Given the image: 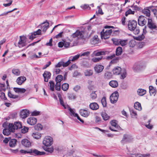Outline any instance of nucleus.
Segmentation results:
<instances>
[{"mask_svg": "<svg viewBox=\"0 0 157 157\" xmlns=\"http://www.w3.org/2000/svg\"><path fill=\"white\" fill-rule=\"evenodd\" d=\"M69 87V84L67 83H63L62 86V89L63 91L67 90Z\"/></svg>", "mask_w": 157, "mask_h": 157, "instance_id": "37998d69", "label": "nucleus"}, {"mask_svg": "<svg viewBox=\"0 0 157 157\" xmlns=\"http://www.w3.org/2000/svg\"><path fill=\"white\" fill-rule=\"evenodd\" d=\"M95 56H99L101 55H104L105 54V52L104 51L97 52L94 51L93 53Z\"/></svg>", "mask_w": 157, "mask_h": 157, "instance_id": "a19ab883", "label": "nucleus"}, {"mask_svg": "<svg viewBox=\"0 0 157 157\" xmlns=\"http://www.w3.org/2000/svg\"><path fill=\"white\" fill-rule=\"evenodd\" d=\"M128 40L120 39L119 45H121L122 46H125L128 44Z\"/></svg>", "mask_w": 157, "mask_h": 157, "instance_id": "c9c22d12", "label": "nucleus"}, {"mask_svg": "<svg viewBox=\"0 0 157 157\" xmlns=\"http://www.w3.org/2000/svg\"><path fill=\"white\" fill-rule=\"evenodd\" d=\"M149 88V93L151 95H155L156 93L155 88L151 86H150Z\"/></svg>", "mask_w": 157, "mask_h": 157, "instance_id": "bb28decb", "label": "nucleus"}, {"mask_svg": "<svg viewBox=\"0 0 157 157\" xmlns=\"http://www.w3.org/2000/svg\"><path fill=\"white\" fill-rule=\"evenodd\" d=\"M90 54V52H84L82 53H81L79 54L80 56H88Z\"/></svg>", "mask_w": 157, "mask_h": 157, "instance_id": "bf43d9fd", "label": "nucleus"}, {"mask_svg": "<svg viewBox=\"0 0 157 157\" xmlns=\"http://www.w3.org/2000/svg\"><path fill=\"white\" fill-rule=\"evenodd\" d=\"M8 97L11 98L13 99H15L18 98V96L17 95H15L12 94L10 91L8 92Z\"/></svg>", "mask_w": 157, "mask_h": 157, "instance_id": "a18cd8bd", "label": "nucleus"}, {"mask_svg": "<svg viewBox=\"0 0 157 157\" xmlns=\"http://www.w3.org/2000/svg\"><path fill=\"white\" fill-rule=\"evenodd\" d=\"M118 93L116 91L113 93L110 97V101L112 103H116L118 100Z\"/></svg>", "mask_w": 157, "mask_h": 157, "instance_id": "6e6552de", "label": "nucleus"}, {"mask_svg": "<svg viewBox=\"0 0 157 157\" xmlns=\"http://www.w3.org/2000/svg\"><path fill=\"white\" fill-rule=\"evenodd\" d=\"M134 11H132L131 10L129 9L125 12V15L126 16H127L129 14H134Z\"/></svg>", "mask_w": 157, "mask_h": 157, "instance_id": "6e6d98bb", "label": "nucleus"}, {"mask_svg": "<svg viewBox=\"0 0 157 157\" xmlns=\"http://www.w3.org/2000/svg\"><path fill=\"white\" fill-rule=\"evenodd\" d=\"M60 83L56 82L55 85V89L56 90H59L60 89Z\"/></svg>", "mask_w": 157, "mask_h": 157, "instance_id": "680f3d73", "label": "nucleus"}, {"mask_svg": "<svg viewBox=\"0 0 157 157\" xmlns=\"http://www.w3.org/2000/svg\"><path fill=\"white\" fill-rule=\"evenodd\" d=\"M91 44L95 45L98 43V36L95 35L92 39L91 41Z\"/></svg>", "mask_w": 157, "mask_h": 157, "instance_id": "5701e85b", "label": "nucleus"}, {"mask_svg": "<svg viewBox=\"0 0 157 157\" xmlns=\"http://www.w3.org/2000/svg\"><path fill=\"white\" fill-rule=\"evenodd\" d=\"M37 122V119L33 117H31L28 119L27 122L29 124L33 125L36 124Z\"/></svg>", "mask_w": 157, "mask_h": 157, "instance_id": "dca6fc26", "label": "nucleus"}, {"mask_svg": "<svg viewBox=\"0 0 157 157\" xmlns=\"http://www.w3.org/2000/svg\"><path fill=\"white\" fill-rule=\"evenodd\" d=\"M49 27V23L47 22L46 24L44 25V24L42 25L41 26V29L42 30L43 32H45L47 29Z\"/></svg>", "mask_w": 157, "mask_h": 157, "instance_id": "f704fd0d", "label": "nucleus"}, {"mask_svg": "<svg viewBox=\"0 0 157 157\" xmlns=\"http://www.w3.org/2000/svg\"><path fill=\"white\" fill-rule=\"evenodd\" d=\"M84 73L86 76H90L93 75V71L91 70H86L84 71Z\"/></svg>", "mask_w": 157, "mask_h": 157, "instance_id": "2f4dec72", "label": "nucleus"}, {"mask_svg": "<svg viewBox=\"0 0 157 157\" xmlns=\"http://www.w3.org/2000/svg\"><path fill=\"white\" fill-rule=\"evenodd\" d=\"M134 107L135 109L139 110H140L142 109L140 104L138 102L135 103Z\"/></svg>", "mask_w": 157, "mask_h": 157, "instance_id": "72a5a7b5", "label": "nucleus"}, {"mask_svg": "<svg viewBox=\"0 0 157 157\" xmlns=\"http://www.w3.org/2000/svg\"><path fill=\"white\" fill-rule=\"evenodd\" d=\"M147 26L149 28L152 30L154 29L157 30V27L151 19H148Z\"/></svg>", "mask_w": 157, "mask_h": 157, "instance_id": "9d476101", "label": "nucleus"}, {"mask_svg": "<svg viewBox=\"0 0 157 157\" xmlns=\"http://www.w3.org/2000/svg\"><path fill=\"white\" fill-rule=\"evenodd\" d=\"M102 57H98V58L94 57V58H93L92 59V60L93 62L96 63V62H98L100 61V60H101L102 59Z\"/></svg>", "mask_w": 157, "mask_h": 157, "instance_id": "864d4df0", "label": "nucleus"}, {"mask_svg": "<svg viewBox=\"0 0 157 157\" xmlns=\"http://www.w3.org/2000/svg\"><path fill=\"white\" fill-rule=\"evenodd\" d=\"M6 88H5V85L4 84H3L2 83L0 84V91H5Z\"/></svg>", "mask_w": 157, "mask_h": 157, "instance_id": "69168bd1", "label": "nucleus"}, {"mask_svg": "<svg viewBox=\"0 0 157 157\" xmlns=\"http://www.w3.org/2000/svg\"><path fill=\"white\" fill-rule=\"evenodd\" d=\"M53 139L50 136H47L45 137L43 141V144L46 146H50L53 143Z\"/></svg>", "mask_w": 157, "mask_h": 157, "instance_id": "423d86ee", "label": "nucleus"}, {"mask_svg": "<svg viewBox=\"0 0 157 157\" xmlns=\"http://www.w3.org/2000/svg\"><path fill=\"white\" fill-rule=\"evenodd\" d=\"M28 128L24 126V128L21 129V132L23 133H25L28 132Z\"/></svg>", "mask_w": 157, "mask_h": 157, "instance_id": "774afa93", "label": "nucleus"}, {"mask_svg": "<svg viewBox=\"0 0 157 157\" xmlns=\"http://www.w3.org/2000/svg\"><path fill=\"white\" fill-rule=\"evenodd\" d=\"M90 108L93 110H96L99 108V106L96 102L91 103L89 105Z\"/></svg>", "mask_w": 157, "mask_h": 157, "instance_id": "412c9836", "label": "nucleus"}, {"mask_svg": "<svg viewBox=\"0 0 157 157\" xmlns=\"http://www.w3.org/2000/svg\"><path fill=\"white\" fill-rule=\"evenodd\" d=\"M148 19L147 17L143 16H140L138 21V25L141 26H144L146 24L147 20Z\"/></svg>", "mask_w": 157, "mask_h": 157, "instance_id": "1a4fd4ad", "label": "nucleus"}, {"mask_svg": "<svg viewBox=\"0 0 157 157\" xmlns=\"http://www.w3.org/2000/svg\"><path fill=\"white\" fill-rule=\"evenodd\" d=\"M51 75V73L48 71H45L43 74V76L44 78V81L48 82V79L50 78Z\"/></svg>", "mask_w": 157, "mask_h": 157, "instance_id": "f3484780", "label": "nucleus"}, {"mask_svg": "<svg viewBox=\"0 0 157 157\" xmlns=\"http://www.w3.org/2000/svg\"><path fill=\"white\" fill-rule=\"evenodd\" d=\"M142 12L147 17H149L150 15V11L148 9H144Z\"/></svg>", "mask_w": 157, "mask_h": 157, "instance_id": "4c0bfd02", "label": "nucleus"}, {"mask_svg": "<svg viewBox=\"0 0 157 157\" xmlns=\"http://www.w3.org/2000/svg\"><path fill=\"white\" fill-rule=\"evenodd\" d=\"M122 52V49L120 47H118L116 49V55L117 56L121 55Z\"/></svg>", "mask_w": 157, "mask_h": 157, "instance_id": "58836bf2", "label": "nucleus"}, {"mask_svg": "<svg viewBox=\"0 0 157 157\" xmlns=\"http://www.w3.org/2000/svg\"><path fill=\"white\" fill-rule=\"evenodd\" d=\"M112 32L111 29L109 30L104 29L101 32V39H106L109 38Z\"/></svg>", "mask_w": 157, "mask_h": 157, "instance_id": "39448f33", "label": "nucleus"}, {"mask_svg": "<svg viewBox=\"0 0 157 157\" xmlns=\"http://www.w3.org/2000/svg\"><path fill=\"white\" fill-rule=\"evenodd\" d=\"M101 116L103 119L105 121L108 120L109 118V117L105 112H102L101 113Z\"/></svg>", "mask_w": 157, "mask_h": 157, "instance_id": "7c9ffc66", "label": "nucleus"}, {"mask_svg": "<svg viewBox=\"0 0 157 157\" xmlns=\"http://www.w3.org/2000/svg\"><path fill=\"white\" fill-rule=\"evenodd\" d=\"M86 32L85 31H77L72 35V36L73 38L77 37L78 39H82L86 37Z\"/></svg>", "mask_w": 157, "mask_h": 157, "instance_id": "7ed1b4c3", "label": "nucleus"}, {"mask_svg": "<svg viewBox=\"0 0 157 157\" xmlns=\"http://www.w3.org/2000/svg\"><path fill=\"white\" fill-rule=\"evenodd\" d=\"M121 76L123 79L125 78L126 75V72L125 69H124L122 70H121Z\"/></svg>", "mask_w": 157, "mask_h": 157, "instance_id": "3c124183", "label": "nucleus"}, {"mask_svg": "<svg viewBox=\"0 0 157 157\" xmlns=\"http://www.w3.org/2000/svg\"><path fill=\"white\" fill-rule=\"evenodd\" d=\"M109 85L112 87L116 88L118 86V83L116 80H112L110 81L109 83Z\"/></svg>", "mask_w": 157, "mask_h": 157, "instance_id": "b1692460", "label": "nucleus"}, {"mask_svg": "<svg viewBox=\"0 0 157 157\" xmlns=\"http://www.w3.org/2000/svg\"><path fill=\"white\" fill-rule=\"evenodd\" d=\"M121 68L119 67H115L113 70V73L115 75H119L121 73Z\"/></svg>", "mask_w": 157, "mask_h": 157, "instance_id": "4be33fe9", "label": "nucleus"}, {"mask_svg": "<svg viewBox=\"0 0 157 157\" xmlns=\"http://www.w3.org/2000/svg\"><path fill=\"white\" fill-rule=\"evenodd\" d=\"M129 157H141V154L140 153L131 154L129 155Z\"/></svg>", "mask_w": 157, "mask_h": 157, "instance_id": "5fc2aeb1", "label": "nucleus"}, {"mask_svg": "<svg viewBox=\"0 0 157 157\" xmlns=\"http://www.w3.org/2000/svg\"><path fill=\"white\" fill-rule=\"evenodd\" d=\"M50 89L52 91L54 90L55 83L52 81H51L49 82Z\"/></svg>", "mask_w": 157, "mask_h": 157, "instance_id": "603ef678", "label": "nucleus"}, {"mask_svg": "<svg viewBox=\"0 0 157 157\" xmlns=\"http://www.w3.org/2000/svg\"><path fill=\"white\" fill-rule=\"evenodd\" d=\"M29 111L27 109H23L22 110L20 113V116L22 118H25L29 114Z\"/></svg>", "mask_w": 157, "mask_h": 157, "instance_id": "f8f14e48", "label": "nucleus"}, {"mask_svg": "<svg viewBox=\"0 0 157 157\" xmlns=\"http://www.w3.org/2000/svg\"><path fill=\"white\" fill-rule=\"evenodd\" d=\"M68 110L69 111V113L71 116H73L74 117H75L76 116H77V113H75V110L74 109L71 108L70 107H67Z\"/></svg>", "mask_w": 157, "mask_h": 157, "instance_id": "a878e982", "label": "nucleus"}, {"mask_svg": "<svg viewBox=\"0 0 157 157\" xmlns=\"http://www.w3.org/2000/svg\"><path fill=\"white\" fill-rule=\"evenodd\" d=\"M80 57V56L79 54L77 55H75L74 56H73L72 58H71L70 60H71L72 61H74L75 60L77 59Z\"/></svg>", "mask_w": 157, "mask_h": 157, "instance_id": "13d9d810", "label": "nucleus"}, {"mask_svg": "<svg viewBox=\"0 0 157 157\" xmlns=\"http://www.w3.org/2000/svg\"><path fill=\"white\" fill-rule=\"evenodd\" d=\"M142 68V66L138 64H135L133 67V69L135 71H137L141 70Z\"/></svg>", "mask_w": 157, "mask_h": 157, "instance_id": "cd10ccee", "label": "nucleus"}, {"mask_svg": "<svg viewBox=\"0 0 157 157\" xmlns=\"http://www.w3.org/2000/svg\"><path fill=\"white\" fill-rule=\"evenodd\" d=\"M131 116L132 118H135L137 115L136 113L132 109H130Z\"/></svg>", "mask_w": 157, "mask_h": 157, "instance_id": "09e8293b", "label": "nucleus"}, {"mask_svg": "<svg viewBox=\"0 0 157 157\" xmlns=\"http://www.w3.org/2000/svg\"><path fill=\"white\" fill-rule=\"evenodd\" d=\"M32 136L34 138L38 139L41 137V134L38 132L33 133L32 134Z\"/></svg>", "mask_w": 157, "mask_h": 157, "instance_id": "ea45409f", "label": "nucleus"}, {"mask_svg": "<svg viewBox=\"0 0 157 157\" xmlns=\"http://www.w3.org/2000/svg\"><path fill=\"white\" fill-rule=\"evenodd\" d=\"M17 140L15 139H12L11 140L9 141V146L10 147H14L16 145Z\"/></svg>", "mask_w": 157, "mask_h": 157, "instance_id": "393cba45", "label": "nucleus"}, {"mask_svg": "<svg viewBox=\"0 0 157 157\" xmlns=\"http://www.w3.org/2000/svg\"><path fill=\"white\" fill-rule=\"evenodd\" d=\"M101 102L103 106L104 107H106V101L105 97H103L101 100Z\"/></svg>", "mask_w": 157, "mask_h": 157, "instance_id": "8fccbe9b", "label": "nucleus"}, {"mask_svg": "<svg viewBox=\"0 0 157 157\" xmlns=\"http://www.w3.org/2000/svg\"><path fill=\"white\" fill-rule=\"evenodd\" d=\"M96 92V91H93L90 94V97L92 99H94L97 98V95Z\"/></svg>", "mask_w": 157, "mask_h": 157, "instance_id": "de8ad7c7", "label": "nucleus"}, {"mask_svg": "<svg viewBox=\"0 0 157 157\" xmlns=\"http://www.w3.org/2000/svg\"><path fill=\"white\" fill-rule=\"evenodd\" d=\"M29 153H33L37 155H41L45 154V152H41L37 150L30 149L29 151L28 152Z\"/></svg>", "mask_w": 157, "mask_h": 157, "instance_id": "2eb2a0df", "label": "nucleus"}, {"mask_svg": "<svg viewBox=\"0 0 157 157\" xmlns=\"http://www.w3.org/2000/svg\"><path fill=\"white\" fill-rule=\"evenodd\" d=\"M144 38V36L143 34L136 37L135 39L137 40H142Z\"/></svg>", "mask_w": 157, "mask_h": 157, "instance_id": "4d7b16f0", "label": "nucleus"}, {"mask_svg": "<svg viewBox=\"0 0 157 157\" xmlns=\"http://www.w3.org/2000/svg\"><path fill=\"white\" fill-rule=\"evenodd\" d=\"M43 148L46 151L50 153H52L54 151V148L52 147H43Z\"/></svg>", "mask_w": 157, "mask_h": 157, "instance_id": "e433bc0d", "label": "nucleus"}, {"mask_svg": "<svg viewBox=\"0 0 157 157\" xmlns=\"http://www.w3.org/2000/svg\"><path fill=\"white\" fill-rule=\"evenodd\" d=\"M132 139V137L128 135H124L121 142L122 143L130 142Z\"/></svg>", "mask_w": 157, "mask_h": 157, "instance_id": "ddd939ff", "label": "nucleus"}, {"mask_svg": "<svg viewBox=\"0 0 157 157\" xmlns=\"http://www.w3.org/2000/svg\"><path fill=\"white\" fill-rule=\"evenodd\" d=\"M21 143L22 145L26 147H29L31 146V143L28 139L23 140L21 141Z\"/></svg>", "mask_w": 157, "mask_h": 157, "instance_id": "4468645a", "label": "nucleus"}, {"mask_svg": "<svg viewBox=\"0 0 157 157\" xmlns=\"http://www.w3.org/2000/svg\"><path fill=\"white\" fill-rule=\"evenodd\" d=\"M10 131L11 132L9 128V129L5 128L3 131V133L5 135L8 136L10 134Z\"/></svg>", "mask_w": 157, "mask_h": 157, "instance_id": "49530a36", "label": "nucleus"}, {"mask_svg": "<svg viewBox=\"0 0 157 157\" xmlns=\"http://www.w3.org/2000/svg\"><path fill=\"white\" fill-rule=\"evenodd\" d=\"M26 80V78L24 76H20L17 78L16 82L19 85L22 84Z\"/></svg>", "mask_w": 157, "mask_h": 157, "instance_id": "a211bd4d", "label": "nucleus"}, {"mask_svg": "<svg viewBox=\"0 0 157 157\" xmlns=\"http://www.w3.org/2000/svg\"><path fill=\"white\" fill-rule=\"evenodd\" d=\"M104 69V66L99 64H97L94 67L95 71L97 73L101 72Z\"/></svg>", "mask_w": 157, "mask_h": 157, "instance_id": "9b49d317", "label": "nucleus"}, {"mask_svg": "<svg viewBox=\"0 0 157 157\" xmlns=\"http://www.w3.org/2000/svg\"><path fill=\"white\" fill-rule=\"evenodd\" d=\"M13 90L17 94L24 93L26 91V90L23 88L14 87Z\"/></svg>", "mask_w": 157, "mask_h": 157, "instance_id": "6ab92c4d", "label": "nucleus"}, {"mask_svg": "<svg viewBox=\"0 0 157 157\" xmlns=\"http://www.w3.org/2000/svg\"><path fill=\"white\" fill-rule=\"evenodd\" d=\"M137 22L135 20L129 21L128 22V27L129 30L133 31L135 35L138 34L140 33L139 27L137 26Z\"/></svg>", "mask_w": 157, "mask_h": 157, "instance_id": "f257e3e1", "label": "nucleus"}, {"mask_svg": "<svg viewBox=\"0 0 157 157\" xmlns=\"http://www.w3.org/2000/svg\"><path fill=\"white\" fill-rule=\"evenodd\" d=\"M0 97L1 99L5 100L6 99V98L5 97V94L3 92L0 93Z\"/></svg>", "mask_w": 157, "mask_h": 157, "instance_id": "338daca9", "label": "nucleus"}, {"mask_svg": "<svg viewBox=\"0 0 157 157\" xmlns=\"http://www.w3.org/2000/svg\"><path fill=\"white\" fill-rule=\"evenodd\" d=\"M40 112L39 111H37L36 110L34 111L31 114L32 116H36L40 115Z\"/></svg>", "mask_w": 157, "mask_h": 157, "instance_id": "0e129e2a", "label": "nucleus"}, {"mask_svg": "<svg viewBox=\"0 0 157 157\" xmlns=\"http://www.w3.org/2000/svg\"><path fill=\"white\" fill-rule=\"evenodd\" d=\"M117 122V121L116 120H113L111 121L110 123L112 127H110L109 128L112 131L116 132L120 128Z\"/></svg>", "mask_w": 157, "mask_h": 157, "instance_id": "0eeeda50", "label": "nucleus"}, {"mask_svg": "<svg viewBox=\"0 0 157 157\" xmlns=\"http://www.w3.org/2000/svg\"><path fill=\"white\" fill-rule=\"evenodd\" d=\"M146 90L142 89H139L137 91L138 94L140 96H142L146 93Z\"/></svg>", "mask_w": 157, "mask_h": 157, "instance_id": "c85d7f7f", "label": "nucleus"}, {"mask_svg": "<svg viewBox=\"0 0 157 157\" xmlns=\"http://www.w3.org/2000/svg\"><path fill=\"white\" fill-rule=\"evenodd\" d=\"M12 72L14 75L16 76L19 75L21 73L20 70L18 69H13L12 70Z\"/></svg>", "mask_w": 157, "mask_h": 157, "instance_id": "c756f323", "label": "nucleus"}, {"mask_svg": "<svg viewBox=\"0 0 157 157\" xmlns=\"http://www.w3.org/2000/svg\"><path fill=\"white\" fill-rule=\"evenodd\" d=\"M80 113L81 115L84 117H87L90 114V112L87 110L82 109L80 110Z\"/></svg>", "mask_w": 157, "mask_h": 157, "instance_id": "aec40b11", "label": "nucleus"}, {"mask_svg": "<svg viewBox=\"0 0 157 157\" xmlns=\"http://www.w3.org/2000/svg\"><path fill=\"white\" fill-rule=\"evenodd\" d=\"M27 44L26 37L24 36H20L19 39L17 46H18L19 48H21L26 46Z\"/></svg>", "mask_w": 157, "mask_h": 157, "instance_id": "20e7f679", "label": "nucleus"}, {"mask_svg": "<svg viewBox=\"0 0 157 157\" xmlns=\"http://www.w3.org/2000/svg\"><path fill=\"white\" fill-rule=\"evenodd\" d=\"M68 97L70 99H75L76 98L75 95L72 93L69 94Z\"/></svg>", "mask_w": 157, "mask_h": 157, "instance_id": "052dcab7", "label": "nucleus"}, {"mask_svg": "<svg viewBox=\"0 0 157 157\" xmlns=\"http://www.w3.org/2000/svg\"><path fill=\"white\" fill-rule=\"evenodd\" d=\"M113 44L115 45H119V42H120V39H118L116 38H113L111 39Z\"/></svg>", "mask_w": 157, "mask_h": 157, "instance_id": "473e14b6", "label": "nucleus"}, {"mask_svg": "<svg viewBox=\"0 0 157 157\" xmlns=\"http://www.w3.org/2000/svg\"><path fill=\"white\" fill-rule=\"evenodd\" d=\"M63 79V76L61 75H58L56 78V82L60 83Z\"/></svg>", "mask_w": 157, "mask_h": 157, "instance_id": "79ce46f5", "label": "nucleus"}, {"mask_svg": "<svg viewBox=\"0 0 157 157\" xmlns=\"http://www.w3.org/2000/svg\"><path fill=\"white\" fill-rule=\"evenodd\" d=\"M35 129L38 130H42V125L40 124H38L35 127Z\"/></svg>", "mask_w": 157, "mask_h": 157, "instance_id": "e2e57ef3", "label": "nucleus"}, {"mask_svg": "<svg viewBox=\"0 0 157 157\" xmlns=\"http://www.w3.org/2000/svg\"><path fill=\"white\" fill-rule=\"evenodd\" d=\"M118 62V58L116 57L112 59L109 64V66H111L112 64H114L117 63Z\"/></svg>", "mask_w": 157, "mask_h": 157, "instance_id": "c03bdc74", "label": "nucleus"}, {"mask_svg": "<svg viewBox=\"0 0 157 157\" xmlns=\"http://www.w3.org/2000/svg\"><path fill=\"white\" fill-rule=\"evenodd\" d=\"M8 126L9 129L12 132H14L15 129H20L22 127L21 122L19 121L16 122L13 124L10 123Z\"/></svg>", "mask_w": 157, "mask_h": 157, "instance_id": "f03ea898", "label": "nucleus"}]
</instances>
